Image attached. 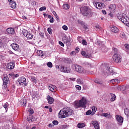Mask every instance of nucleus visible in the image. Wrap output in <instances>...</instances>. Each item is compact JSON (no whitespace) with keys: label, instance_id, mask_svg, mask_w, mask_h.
I'll return each mask as SVG.
<instances>
[{"label":"nucleus","instance_id":"1","mask_svg":"<svg viewBox=\"0 0 129 129\" xmlns=\"http://www.w3.org/2000/svg\"><path fill=\"white\" fill-rule=\"evenodd\" d=\"M73 113V110L71 108L66 107L61 110L58 114L60 115L61 118H65L66 117H68L70 115H72Z\"/></svg>","mask_w":129,"mask_h":129},{"label":"nucleus","instance_id":"2","mask_svg":"<svg viewBox=\"0 0 129 129\" xmlns=\"http://www.w3.org/2000/svg\"><path fill=\"white\" fill-rule=\"evenodd\" d=\"M87 103V99L86 97H83L79 101H75L74 106L75 108H80V107L85 108L86 107Z\"/></svg>","mask_w":129,"mask_h":129},{"label":"nucleus","instance_id":"3","mask_svg":"<svg viewBox=\"0 0 129 129\" xmlns=\"http://www.w3.org/2000/svg\"><path fill=\"white\" fill-rule=\"evenodd\" d=\"M81 13H82L83 16L90 18L92 16L91 14V10H90L87 6H84L80 8Z\"/></svg>","mask_w":129,"mask_h":129},{"label":"nucleus","instance_id":"4","mask_svg":"<svg viewBox=\"0 0 129 129\" xmlns=\"http://www.w3.org/2000/svg\"><path fill=\"white\" fill-rule=\"evenodd\" d=\"M56 68L59 69L61 72H64V73H70V68L67 67V66L64 65H57Z\"/></svg>","mask_w":129,"mask_h":129},{"label":"nucleus","instance_id":"5","mask_svg":"<svg viewBox=\"0 0 129 129\" xmlns=\"http://www.w3.org/2000/svg\"><path fill=\"white\" fill-rule=\"evenodd\" d=\"M3 87L4 89H7V88H8V84L10 82L9 77H8V76H4V78H3Z\"/></svg>","mask_w":129,"mask_h":129},{"label":"nucleus","instance_id":"6","mask_svg":"<svg viewBox=\"0 0 129 129\" xmlns=\"http://www.w3.org/2000/svg\"><path fill=\"white\" fill-rule=\"evenodd\" d=\"M73 68L75 69L77 72H79V73H84V69L80 65L73 66Z\"/></svg>","mask_w":129,"mask_h":129},{"label":"nucleus","instance_id":"7","mask_svg":"<svg viewBox=\"0 0 129 129\" xmlns=\"http://www.w3.org/2000/svg\"><path fill=\"white\" fill-rule=\"evenodd\" d=\"M27 80H26V78L24 77H22L19 78L18 79V82H19L20 85H24L25 86H27L28 85V83H26Z\"/></svg>","mask_w":129,"mask_h":129},{"label":"nucleus","instance_id":"8","mask_svg":"<svg viewBox=\"0 0 129 129\" xmlns=\"http://www.w3.org/2000/svg\"><path fill=\"white\" fill-rule=\"evenodd\" d=\"M113 59L116 63H120L121 62V56L118 54L114 53L113 55Z\"/></svg>","mask_w":129,"mask_h":129},{"label":"nucleus","instance_id":"9","mask_svg":"<svg viewBox=\"0 0 129 129\" xmlns=\"http://www.w3.org/2000/svg\"><path fill=\"white\" fill-rule=\"evenodd\" d=\"M106 69L109 72L111 75H116V74H117V73L113 72V68L110 67V66H106Z\"/></svg>","mask_w":129,"mask_h":129},{"label":"nucleus","instance_id":"10","mask_svg":"<svg viewBox=\"0 0 129 129\" xmlns=\"http://www.w3.org/2000/svg\"><path fill=\"white\" fill-rule=\"evenodd\" d=\"M95 7L98 10H103L105 8V5L101 3H95Z\"/></svg>","mask_w":129,"mask_h":129},{"label":"nucleus","instance_id":"11","mask_svg":"<svg viewBox=\"0 0 129 129\" xmlns=\"http://www.w3.org/2000/svg\"><path fill=\"white\" fill-rule=\"evenodd\" d=\"M48 89L50 91H51V92H56V91H57V87L55 85H50L48 87Z\"/></svg>","mask_w":129,"mask_h":129},{"label":"nucleus","instance_id":"12","mask_svg":"<svg viewBox=\"0 0 129 129\" xmlns=\"http://www.w3.org/2000/svg\"><path fill=\"white\" fill-rule=\"evenodd\" d=\"M116 119L117 121L120 123H122V122H123V118L120 116L119 115H116Z\"/></svg>","mask_w":129,"mask_h":129},{"label":"nucleus","instance_id":"13","mask_svg":"<svg viewBox=\"0 0 129 129\" xmlns=\"http://www.w3.org/2000/svg\"><path fill=\"white\" fill-rule=\"evenodd\" d=\"M11 46L15 51H17V50H18L20 47V46H19V45H18L17 43H12L11 44Z\"/></svg>","mask_w":129,"mask_h":129},{"label":"nucleus","instance_id":"14","mask_svg":"<svg viewBox=\"0 0 129 129\" xmlns=\"http://www.w3.org/2000/svg\"><path fill=\"white\" fill-rule=\"evenodd\" d=\"M92 124L94 125L95 129H100L99 123H98L97 121H93Z\"/></svg>","mask_w":129,"mask_h":129},{"label":"nucleus","instance_id":"15","mask_svg":"<svg viewBox=\"0 0 129 129\" xmlns=\"http://www.w3.org/2000/svg\"><path fill=\"white\" fill-rule=\"evenodd\" d=\"M129 21V18L127 16H124L122 17L121 21L122 23L125 25L126 23H127V21Z\"/></svg>","mask_w":129,"mask_h":129},{"label":"nucleus","instance_id":"16","mask_svg":"<svg viewBox=\"0 0 129 129\" xmlns=\"http://www.w3.org/2000/svg\"><path fill=\"white\" fill-rule=\"evenodd\" d=\"M47 99L49 104H52L54 102V99L50 96H47Z\"/></svg>","mask_w":129,"mask_h":129},{"label":"nucleus","instance_id":"17","mask_svg":"<svg viewBox=\"0 0 129 129\" xmlns=\"http://www.w3.org/2000/svg\"><path fill=\"white\" fill-rule=\"evenodd\" d=\"M81 54L82 56L85 57L86 58H90L91 57V54L90 53H86L85 51H82Z\"/></svg>","mask_w":129,"mask_h":129},{"label":"nucleus","instance_id":"18","mask_svg":"<svg viewBox=\"0 0 129 129\" xmlns=\"http://www.w3.org/2000/svg\"><path fill=\"white\" fill-rule=\"evenodd\" d=\"M27 104V99H22L20 101V104L22 106L25 107L26 104Z\"/></svg>","mask_w":129,"mask_h":129},{"label":"nucleus","instance_id":"19","mask_svg":"<svg viewBox=\"0 0 129 129\" xmlns=\"http://www.w3.org/2000/svg\"><path fill=\"white\" fill-rule=\"evenodd\" d=\"M7 32L8 34L10 35H13L15 33V31L14 30V28H9L7 29Z\"/></svg>","mask_w":129,"mask_h":129},{"label":"nucleus","instance_id":"20","mask_svg":"<svg viewBox=\"0 0 129 129\" xmlns=\"http://www.w3.org/2000/svg\"><path fill=\"white\" fill-rule=\"evenodd\" d=\"M110 30L113 33H118V28H117L115 26H112V27H111L110 28Z\"/></svg>","mask_w":129,"mask_h":129},{"label":"nucleus","instance_id":"21","mask_svg":"<svg viewBox=\"0 0 129 129\" xmlns=\"http://www.w3.org/2000/svg\"><path fill=\"white\" fill-rule=\"evenodd\" d=\"M9 4L12 9H15L16 7H17V4H16V2H15V1H13Z\"/></svg>","mask_w":129,"mask_h":129},{"label":"nucleus","instance_id":"22","mask_svg":"<svg viewBox=\"0 0 129 129\" xmlns=\"http://www.w3.org/2000/svg\"><path fill=\"white\" fill-rule=\"evenodd\" d=\"M92 109V115H93V114H95L96 112V110H97V108L95 106H93L91 107Z\"/></svg>","mask_w":129,"mask_h":129},{"label":"nucleus","instance_id":"23","mask_svg":"<svg viewBox=\"0 0 129 129\" xmlns=\"http://www.w3.org/2000/svg\"><path fill=\"white\" fill-rule=\"evenodd\" d=\"M3 40V44H7V43H8V42H9V38H8V37H6V36H3L2 37Z\"/></svg>","mask_w":129,"mask_h":129},{"label":"nucleus","instance_id":"24","mask_svg":"<svg viewBox=\"0 0 129 129\" xmlns=\"http://www.w3.org/2000/svg\"><path fill=\"white\" fill-rule=\"evenodd\" d=\"M110 83H113V84L114 82H115V83H119V82H120V81L117 79H113L112 80H111L110 81Z\"/></svg>","mask_w":129,"mask_h":129},{"label":"nucleus","instance_id":"25","mask_svg":"<svg viewBox=\"0 0 129 129\" xmlns=\"http://www.w3.org/2000/svg\"><path fill=\"white\" fill-rule=\"evenodd\" d=\"M37 54L38 56H40V57H43V56H44V52L42 50H38L37 52Z\"/></svg>","mask_w":129,"mask_h":129},{"label":"nucleus","instance_id":"26","mask_svg":"<svg viewBox=\"0 0 129 129\" xmlns=\"http://www.w3.org/2000/svg\"><path fill=\"white\" fill-rule=\"evenodd\" d=\"M119 37L121 39H125L126 38V36H125V34L123 32H121L119 34Z\"/></svg>","mask_w":129,"mask_h":129},{"label":"nucleus","instance_id":"27","mask_svg":"<svg viewBox=\"0 0 129 129\" xmlns=\"http://www.w3.org/2000/svg\"><path fill=\"white\" fill-rule=\"evenodd\" d=\"M117 89L118 90H120V91H124L125 90V86H118L117 88Z\"/></svg>","mask_w":129,"mask_h":129},{"label":"nucleus","instance_id":"28","mask_svg":"<svg viewBox=\"0 0 129 129\" xmlns=\"http://www.w3.org/2000/svg\"><path fill=\"white\" fill-rule=\"evenodd\" d=\"M9 77H15L16 78H17L20 76V75L19 74L15 75V74L11 73L9 74Z\"/></svg>","mask_w":129,"mask_h":129},{"label":"nucleus","instance_id":"29","mask_svg":"<svg viewBox=\"0 0 129 129\" xmlns=\"http://www.w3.org/2000/svg\"><path fill=\"white\" fill-rule=\"evenodd\" d=\"M94 82L95 83H97V84H100V85H102V83H103L102 81H101L100 80H99L98 79H96L94 80Z\"/></svg>","mask_w":129,"mask_h":129},{"label":"nucleus","instance_id":"30","mask_svg":"<svg viewBox=\"0 0 129 129\" xmlns=\"http://www.w3.org/2000/svg\"><path fill=\"white\" fill-rule=\"evenodd\" d=\"M110 96H111L110 99L111 101H114V100H115V98H116V96H115V95L113 93H110Z\"/></svg>","mask_w":129,"mask_h":129},{"label":"nucleus","instance_id":"31","mask_svg":"<svg viewBox=\"0 0 129 129\" xmlns=\"http://www.w3.org/2000/svg\"><path fill=\"white\" fill-rule=\"evenodd\" d=\"M109 9H110L111 11H114V10H115V4L110 5L109 7Z\"/></svg>","mask_w":129,"mask_h":129},{"label":"nucleus","instance_id":"32","mask_svg":"<svg viewBox=\"0 0 129 129\" xmlns=\"http://www.w3.org/2000/svg\"><path fill=\"white\" fill-rule=\"evenodd\" d=\"M84 126H85V124L84 123H79L78 124V127H79V128H82L83 127H84Z\"/></svg>","mask_w":129,"mask_h":129},{"label":"nucleus","instance_id":"33","mask_svg":"<svg viewBox=\"0 0 129 129\" xmlns=\"http://www.w3.org/2000/svg\"><path fill=\"white\" fill-rule=\"evenodd\" d=\"M22 33H23V34L24 35V36L25 37H27V36H28L29 32L28 31H27V30H23L22 31Z\"/></svg>","mask_w":129,"mask_h":129},{"label":"nucleus","instance_id":"34","mask_svg":"<svg viewBox=\"0 0 129 129\" xmlns=\"http://www.w3.org/2000/svg\"><path fill=\"white\" fill-rule=\"evenodd\" d=\"M62 8L63 9H64V10H69L70 7L69 6V5H68V4H63V5L62 6Z\"/></svg>","mask_w":129,"mask_h":129},{"label":"nucleus","instance_id":"35","mask_svg":"<svg viewBox=\"0 0 129 129\" xmlns=\"http://www.w3.org/2000/svg\"><path fill=\"white\" fill-rule=\"evenodd\" d=\"M123 15L120 14H117V17L118 18V20H120V21H121L122 20V18H123Z\"/></svg>","mask_w":129,"mask_h":129},{"label":"nucleus","instance_id":"36","mask_svg":"<svg viewBox=\"0 0 129 129\" xmlns=\"http://www.w3.org/2000/svg\"><path fill=\"white\" fill-rule=\"evenodd\" d=\"M7 68L8 69H10V70H12L15 68V65H8L7 66Z\"/></svg>","mask_w":129,"mask_h":129},{"label":"nucleus","instance_id":"37","mask_svg":"<svg viewBox=\"0 0 129 129\" xmlns=\"http://www.w3.org/2000/svg\"><path fill=\"white\" fill-rule=\"evenodd\" d=\"M124 113L126 116H128L129 115V110L127 108L124 109Z\"/></svg>","mask_w":129,"mask_h":129},{"label":"nucleus","instance_id":"38","mask_svg":"<svg viewBox=\"0 0 129 129\" xmlns=\"http://www.w3.org/2000/svg\"><path fill=\"white\" fill-rule=\"evenodd\" d=\"M62 40L64 43V44H66V43L68 42V37H67V36L66 35H65L64 36H63V37L62 38Z\"/></svg>","mask_w":129,"mask_h":129},{"label":"nucleus","instance_id":"39","mask_svg":"<svg viewBox=\"0 0 129 129\" xmlns=\"http://www.w3.org/2000/svg\"><path fill=\"white\" fill-rule=\"evenodd\" d=\"M31 81L36 84L37 83V80L36 79V77L34 76L31 77Z\"/></svg>","mask_w":129,"mask_h":129},{"label":"nucleus","instance_id":"40","mask_svg":"<svg viewBox=\"0 0 129 129\" xmlns=\"http://www.w3.org/2000/svg\"><path fill=\"white\" fill-rule=\"evenodd\" d=\"M33 35L30 33L29 32L27 35L26 38H27L28 39H29L30 40H31V39H33Z\"/></svg>","mask_w":129,"mask_h":129},{"label":"nucleus","instance_id":"41","mask_svg":"<svg viewBox=\"0 0 129 129\" xmlns=\"http://www.w3.org/2000/svg\"><path fill=\"white\" fill-rule=\"evenodd\" d=\"M77 82L78 83V84H83V81H82V79H78L77 80Z\"/></svg>","mask_w":129,"mask_h":129},{"label":"nucleus","instance_id":"42","mask_svg":"<svg viewBox=\"0 0 129 129\" xmlns=\"http://www.w3.org/2000/svg\"><path fill=\"white\" fill-rule=\"evenodd\" d=\"M69 127V125H63L60 126L61 129H67Z\"/></svg>","mask_w":129,"mask_h":129},{"label":"nucleus","instance_id":"43","mask_svg":"<svg viewBox=\"0 0 129 129\" xmlns=\"http://www.w3.org/2000/svg\"><path fill=\"white\" fill-rule=\"evenodd\" d=\"M33 119V115H29V116L27 117V120L30 121Z\"/></svg>","mask_w":129,"mask_h":129},{"label":"nucleus","instance_id":"44","mask_svg":"<svg viewBox=\"0 0 129 129\" xmlns=\"http://www.w3.org/2000/svg\"><path fill=\"white\" fill-rule=\"evenodd\" d=\"M82 44L85 46H87V42L85 39L82 40Z\"/></svg>","mask_w":129,"mask_h":129},{"label":"nucleus","instance_id":"45","mask_svg":"<svg viewBox=\"0 0 129 129\" xmlns=\"http://www.w3.org/2000/svg\"><path fill=\"white\" fill-rule=\"evenodd\" d=\"M36 97H38V93H34L32 95V100H34V98H36Z\"/></svg>","mask_w":129,"mask_h":129},{"label":"nucleus","instance_id":"46","mask_svg":"<svg viewBox=\"0 0 129 129\" xmlns=\"http://www.w3.org/2000/svg\"><path fill=\"white\" fill-rule=\"evenodd\" d=\"M124 47H125V49L126 50V52L128 51H129V45L127 44H125L124 45Z\"/></svg>","mask_w":129,"mask_h":129},{"label":"nucleus","instance_id":"47","mask_svg":"<svg viewBox=\"0 0 129 129\" xmlns=\"http://www.w3.org/2000/svg\"><path fill=\"white\" fill-rule=\"evenodd\" d=\"M47 9V8L45 6L44 7H42L39 9V11H40L41 12H43V11H46V10Z\"/></svg>","mask_w":129,"mask_h":129},{"label":"nucleus","instance_id":"48","mask_svg":"<svg viewBox=\"0 0 129 129\" xmlns=\"http://www.w3.org/2000/svg\"><path fill=\"white\" fill-rule=\"evenodd\" d=\"M86 115H90V114H92V112L91 110H89L86 112Z\"/></svg>","mask_w":129,"mask_h":129},{"label":"nucleus","instance_id":"49","mask_svg":"<svg viewBox=\"0 0 129 129\" xmlns=\"http://www.w3.org/2000/svg\"><path fill=\"white\" fill-rule=\"evenodd\" d=\"M113 51L114 53V54H117V53H118V50H117V48H113Z\"/></svg>","mask_w":129,"mask_h":129},{"label":"nucleus","instance_id":"50","mask_svg":"<svg viewBox=\"0 0 129 129\" xmlns=\"http://www.w3.org/2000/svg\"><path fill=\"white\" fill-rule=\"evenodd\" d=\"M47 31L48 32L50 35H52V29L50 27L47 28Z\"/></svg>","mask_w":129,"mask_h":129},{"label":"nucleus","instance_id":"51","mask_svg":"<svg viewBox=\"0 0 129 129\" xmlns=\"http://www.w3.org/2000/svg\"><path fill=\"white\" fill-rule=\"evenodd\" d=\"M52 123L53 124H54V125H58V123H59V122L57 120H53L52 121Z\"/></svg>","mask_w":129,"mask_h":129},{"label":"nucleus","instance_id":"52","mask_svg":"<svg viewBox=\"0 0 129 129\" xmlns=\"http://www.w3.org/2000/svg\"><path fill=\"white\" fill-rule=\"evenodd\" d=\"M3 46H4V43L3 42V41L2 40V39H0V49H2Z\"/></svg>","mask_w":129,"mask_h":129},{"label":"nucleus","instance_id":"53","mask_svg":"<svg viewBox=\"0 0 129 129\" xmlns=\"http://www.w3.org/2000/svg\"><path fill=\"white\" fill-rule=\"evenodd\" d=\"M62 29L63 30H64V31H67L68 30V27L66 25L62 26Z\"/></svg>","mask_w":129,"mask_h":129},{"label":"nucleus","instance_id":"54","mask_svg":"<svg viewBox=\"0 0 129 129\" xmlns=\"http://www.w3.org/2000/svg\"><path fill=\"white\" fill-rule=\"evenodd\" d=\"M78 22L79 24H81V25L82 26H84V25H85V23H84V22L83 21L78 20Z\"/></svg>","mask_w":129,"mask_h":129},{"label":"nucleus","instance_id":"55","mask_svg":"<svg viewBox=\"0 0 129 129\" xmlns=\"http://www.w3.org/2000/svg\"><path fill=\"white\" fill-rule=\"evenodd\" d=\"M29 112L30 115H32V114H33L34 113V110L32 109H30L29 110Z\"/></svg>","mask_w":129,"mask_h":129},{"label":"nucleus","instance_id":"56","mask_svg":"<svg viewBox=\"0 0 129 129\" xmlns=\"http://www.w3.org/2000/svg\"><path fill=\"white\" fill-rule=\"evenodd\" d=\"M76 88L78 89V90H81V86L79 85L76 86Z\"/></svg>","mask_w":129,"mask_h":129},{"label":"nucleus","instance_id":"57","mask_svg":"<svg viewBox=\"0 0 129 129\" xmlns=\"http://www.w3.org/2000/svg\"><path fill=\"white\" fill-rule=\"evenodd\" d=\"M3 107L7 110V109L8 108V103H5L3 106Z\"/></svg>","mask_w":129,"mask_h":129},{"label":"nucleus","instance_id":"58","mask_svg":"<svg viewBox=\"0 0 129 129\" xmlns=\"http://www.w3.org/2000/svg\"><path fill=\"white\" fill-rule=\"evenodd\" d=\"M102 115H103V116H104V117H107V116H108V113H103Z\"/></svg>","mask_w":129,"mask_h":129},{"label":"nucleus","instance_id":"59","mask_svg":"<svg viewBox=\"0 0 129 129\" xmlns=\"http://www.w3.org/2000/svg\"><path fill=\"white\" fill-rule=\"evenodd\" d=\"M58 44L61 46V47H64V43H63V42L61 41H59Z\"/></svg>","mask_w":129,"mask_h":129},{"label":"nucleus","instance_id":"60","mask_svg":"<svg viewBox=\"0 0 129 129\" xmlns=\"http://www.w3.org/2000/svg\"><path fill=\"white\" fill-rule=\"evenodd\" d=\"M67 42H66V44H67V45H69L70 44V42H71V39H70H70L67 40Z\"/></svg>","mask_w":129,"mask_h":129},{"label":"nucleus","instance_id":"61","mask_svg":"<svg viewBox=\"0 0 129 129\" xmlns=\"http://www.w3.org/2000/svg\"><path fill=\"white\" fill-rule=\"evenodd\" d=\"M50 23H54V18L52 17L49 20Z\"/></svg>","mask_w":129,"mask_h":129},{"label":"nucleus","instance_id":"62","mask_svg":"<svg viewBox=\"0 0 129 129\" xmlns=\"http://www.w3.org/2000/svg\"><path fill=\"white\" fill-rule=\"evenodd\" d=\"M52 14H53V15H54V16L55 17V18H56L57 16H58V15H57V14L56 13V12H55V11H53V12H52Z\"/></svg>","mask_w":129,"mask_h":129},{"label":"nucleus","instance_id":"63","mask_svg":"<svg viewBox=\"0 0 129 129\" xmlns=\"http://www.w3.org/2000/svg\"><path fill=\"white\" fill-rule=\"evenodd\" d=\"M70 79L72 81H75V80H76V78H70Z\"/></svg>","mask_w":129,"mask_h":129},{"label":"nucleus","instance_id":"64","mask_svg":"<svg viewBox=\"0 0 129 129\" xmlns=\"http://www.w3.org/2000/svg\"><path fill=\"white\" fill-rule=\"evenodd\" d=\"M40 37H44V33L40 32L39 33Z\"/></svg>","mask_w":129,"mask_h":129}]
</instances>
